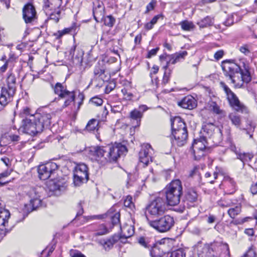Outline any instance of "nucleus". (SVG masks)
<instances>
[{
	"mask_svg": "<svg viewBox=\"0 0 257 257\" xmlns=\"http://www.w3.org/2000/svg\"><path fill=\"white\" fill-rule=\"evenodd\" d=\"M180 25L181 28L184 31H190L193 30L195 26L192 22H189L187 20L182 21L180 23Z\"/></svg>",
	"mask_w": 257,
	"mask_h": 257,
	"instance_id": "37",
	"label": "nucleus"
},
{
	"mask_svg": "<svg viewBox=\"0 0 257 257\" xmlns=\"http://www.w3.org/2000/svg\"><path fill=\"white\" fill-rule=\"evenodd\" d=\"M205 150H193V152L195 160H199L202 157H203L205 155Z\"/></svg>",
	"mask_w": 257,
	"mask_h": 257,
	"instance_id": "52",
	"label": "nucleus"
},
{
	"mask_svg": "<svg viewBox=\"0 0 257 257\" xmlns=\"http://www.w3.org/2000/svg\"><path fill=\"white\" fill-rule=\"evenodd\" d=\"M117 237L113 236L106 240L102 241L101 244L105 250H109L117 241Z\"/></svg>",
	"mask_w": 257,
	"mask_h": 257,
	"instance_id": "33",
	"label": "nucleus"
},
{
	"mask_svg": "<svg viewBox=\"0 0 257 257\" xmlns=\"http://www.w3.org/2000/svg\"><path fill=\"white\" fill-rule=\"evenodd\" d=\"M43 10L47 12L49 10H54L60 9L62 0H44Z\"/></svg>",
	"mask_w": 257,
	"mask_h": 257,
	"instance_id": "22",
	"label": "nucleus"
},
{
	"mask_svg": "<svg viewBox=\"0 0 257 257\" xmlns=\"http://www.w3.org/2000/svg\"><path fill=\"white\" fill-rule=\"evenodd\" d=\"M240 51L245 54L248 55L250 53V51L248 48V46L246 45H243L239 48Z\"/></svg>",
	"mask_w": 257,
	"mask_h": 257,
	"instance_id": "61",
	"label": "nucleus"
},
{
	"mask_svg": "<svg viewBox=\"0 0 257 257\" xmlns=\"http://www.w3.org/2000/svg\"><path fill=\"white\" fill-rule=\"evenodd\" d=\"M130 117L132 119L137 120V123H138L139 121L140 122L141 121L142 113L137 109H134L131 112Z\"/></svg>",
	"mask_w": 257,
	"mask_h": 257,
	"instance_id": "42",
	"label": "nucleus"
},
{
	"mask_svg": "<svg viewBox=\"0 0 257 257\" xmlns=\"http://www.w3.org/2000/svg\"><path fill=\"white\" fill-rule=\"evenodd\" d=\"M39 123L43 125V130L45 127L49 126L51 123V119L54 115L44 110H39L34 114Z\"/></svg>",
	"mask_w": 257,
	"mask_h": 257,
	"instance_id": "12",
	"label": "nucleus"
},
{
	"mask_svg": "<svg viewBox=\"0 0 257 257\" xmlns=\"http://www.w3.org/2000/svg\"><path fill=\"white\" fill-rule=\"evenodd\" d=\"M54 90L55 93L57 94L59 97H60L61 96H63V94L64 93V92L67 91V90L65 88H64L62 84L59 82L55 84Z\"/></svg>",
	"mask_w": 257,
	"mask_h": 257,
	"instance_id": "38",
	"label": "nucleus"
},
{
	"mask_svg": "<svg viewBox=\"0 0 257 257\" xmlns=\"http://www.w3.org/2000/svg\"><path fill=\"white\" fill-rule=\"evenodd\" d=\"M37 17V13L34 6L31 4L26 5L23 9V18L26 23H31Z\"/></svg>",
	"mask_w": 257,
	"mask_h": 257,
	"instance_id": "13",
	"label": "nucleus"
},
{
	"mask_svg": "<svg viewBox=\"0 0 257 257\" xmlns=\"http://www.w3.org/2000/svg\"><path fill=\"white\" fill-rule=\"evenodd\" d=\"M188 55L186 51H180L175 54L169 55L170 62L172 64H175L176 63L184 60L185 57Z\"/></svg>",
	"mask_w": 257,
	"mask_h": 257,
	"instance_id": "27",
	"label": "nucleus"
},
{
	"mask_svg": "<svg viewBox=\"0 0 257 257\" xmlns=\"http://www.w3.org/2000/svg\"><path fill=\"white\" fill-rule=\"evenodd\" d=\"M94 74L96 77L100 78L103 81L105 80V70L103 67L100 65L96 66L94 69Z\"/></svg>",
	"mask_w": 257,
	"mask_h": 257,
	"instance_id": "34",
	"label": "nucleus"
},
{
	"mask_svg": "<svg viewBox=\"0 0 257 257\" xmlns=\"http://www.w3.org/2000/svg\"><path fill=\"white\" fill-rule=\"evenodd\" d=\"M4 87L16 92V78L14 74L10 73L7 79V85Z\"/></svg>",
	"mask_w": 257,
	"mask_h": 257,
	"instance_id": "30",
	"label": "nucleus"
},
{
	"mask_svg": "<svg viewBox=\"0 0 257 257\" xmlns=\"http://www.w3.org/2000/svg\"><path fill=\"white\" fill-rule=\"evenodd\" d=\"M19 130L24 133L34 136L43 131V125L38 122L34 114L31 115L22 120Z\"/></svg>",
	"mask_w": 257,
	"mask_h": 257,
	"instance_id": "3",
	"label": "nucleus"
},
{
	"mask_svg": "<svg viewBox=\"0 0 257 257\" xmlns=\"http://www.w3.org/2000/svg\"><path fill=\"white\" fill-rule=\"evenodd\" d=\"M123 204L125 207H128L130 209L135 208V204L133 202V198L130 195H128L126 197V198L124 200Z\"/></svg>",
	"mask_w": 257,
	"mask_h": 257,
	"instance_id": "45",
	"label": "nucleus"
},
{
	"mask_svg": "<svg viewBox=\"0 0 257 257\" xmlns=\"http://www.w3.org/2000/svg\"><path fill=\"white\" fill-rule=\"evenodd\" d=\"M55 177L50 179L48 184V187L50 191L56 192L57 191H63L65 189V184L61 181L55 179Z\"/></svg>",
	"mask_w": 257,
	"mask_h": 257,
	"instance_id": "19",
	"label": "nucleus"
},
{
	"mask_svg": "<svg viewBox=\"0 0 257 257\" xmlns=\"http://www.w3.org/2000/svg\"><path fill=\"white\" fill-rule=\"evenodd\" d=\"M10 175V172L6 171L0 174V186H4L9 183V181H2V179L5 177H7Z\"/></svg>",
	"mask_w": 257,
	"mask_h": 257,
	"instance_id": "55",
	"label": "nucleus"
},
{
	"mask_svg": "<svg viewBox=\"0 0 257 257\" xmlns=\"http://www.w3.org/2000/svg\"><path fill=\"white\" fill-rule=\"evenodd\" d=\"M163 253L164 251L163 250H161L160 248L157 246L153 247L151 250V255L152 257H162Z\"/></svg>",
	"mask_w": 257,
	"mask_h": 257,
	"instance_id": "43",
	"label": "nucleus"
},
{
	"mask_svg": "<svg viewBox=\"0 0 257 257\" xmlns=\"http://www.w3.org/2000/svg\"><path fill=\"white\" fill-rule=\"evenodd\" d=\"M90 102L96 106H100L103 104V101L102 98L98 96H96L92 97L90 100Z\"/></svg>",
	"mask_w": 257,
	"mask_h": 257,
	"instance_id": "50",
	"label": "nucleus"
},
{
	"mask_svg": "<svg viewBox=\"0 0 257 257\" xmlns=\"http://www.w3.org/2000/svg\"><path fill=\"white\" fill-rule=\"evenodd\" d=\"M30 211H28V210H21V211H19L17 212V215L18 217H20L22 216V218H20V221H22L24 219V218L28 216Z\"/></svg>",
	"mask_w": 257,
	"mask_h": 257,
	"instance_id": "54",
	"label": "nucleus"
},
{
	"mask_svg": "<svg viewBox=\"0 0 257 257\" xmlns=\"http://www.w3.org/2000/svg\"><path fill=\"white\" fill-rule=\"evenodd\" d=\"M28 195L30 199L29 204H25V209H38L43 207L42 200L38 198L39 195L36 188H31L28 192Z\"/></svg>",
	"mask_w": 257,
	"mask_h": 257,
	"instance_id": "11",
	"label": "nucleus"
},
{
	"mask_svg": "<svg viewBox=\"0 0 257 257\" xmlns=\"http://www.w3.org/2000/svg\"><path fill=\"white\" fill-rule=\"evenodd\" d=\"M107 146L95 147L92 148L90 151L93 153V156L97 162L101 165H104L109 162L108 156H107Z\"/></svg>",
	"mask_w": 257,
	"mask_h": 257,
	"instance_id": "10",
	"label": "nucleus"
},
{
	"mask_svg": "<svg viewBox=\"0 0 257 257\" xmlns=\"http://www.w3.org/2000/svg\"><path fill=\"white\" fill-rule=\"evenodd\" d=\"M107 146L108 149L107 154L108 156L109 162L116 161L118 157L127 152L126 147L120 143Z\"/></svg>",
	"mask_w": 257,
	"mask_h": 257,
	"instance_id": "8",
	"label": "nucleus"
},
{
	"mask_svg": "<svg viewBox=\"0 0 257 257\" xmlns=\"http://www.w3.org/2000/svg\"><path fill=\"white\" fill-rule=\"evenodd\" d=\"M229 60L222 61L221 67L224 71L226 72L232 83H235L237 79L241 80L245 83L251 81L250 68L249 64L245 61L240 60L239 63H230Z\"/></svg>",
	"mask_w": 257,
	"mask_h": 257,
	"instance_id": "1",
	"label": "nucleus"
},
{
	"mask_svg": "<svg viewBox=\"0 0 257 257\" xmlns=\"http://www.w3.org/2000/svg\"><path fill=\"white\" fill-rule=\"evenodd\" d=\"M159 50V48L157 47L149 51L147 55V58H150L152 56L156 55Z\"/></svg>",
	"mask_w": 257,
	"mask_h": 257,
	"instance_id": "64",
	"label": "nucleus"
},
{
	"mask_svg": "<svg viewBox=\"0 0 257 257\" xmlns=\"http://www.w3.org/2000/svg\"><path fill=\"white\" fill-rule=\"evenodd\" d=\"M198 195L197 192L194 190H190L188 191L187 194V199L191 202H195L197 200Z\"/></svg>",
	"mask_w": 257,
	"mask_h": 257,
	"instance_id": "46",
	"label": "nucleus"
},
{
	"mask_svg": "<svg viewBox=\"0 0 257 257\" xmlns=\"http://www.w3.org/2000/svg\"><path fill=\"white\" fill-rule=\"evenodd\" d=\"M151 148V146L147 144L145 146V148H143L141 149L139 153L140 162L145 165H147L151 159V157L149 154V149Z\"/></svg>",
	"mask_w": 257,
	"mask_h": 257,
	"instance_id": "23",
	"label": "nucleus"
},
{
	"mask_svg": "<svg viewBox=\"0 0 257 257\" xmlns=\"http://www.w3.org/2000/svg\"><path fill=\"white\" fill-rule=\"evenodd\" d=\"M134 233V229L131 225H125L121 228V237L125 238L132 236Z\"/></svg>",
	"mask_w": 257,
	"mask_h": 257,
	"instance_id": "32",
	"label": "nucleus"
},
{
	"mask_svg": "<svg viewBox=\"0 0 257 257\" xmlns=\"http://www.w3.org/2000/svg\"><path fill=\"white\" fill-rule=\"evenodd\" d=\"M164 213V210H146L145 215L150 223L151 221L159 219Z\"/></svg>",
	"mask_w": 257,
	"mask_h": 257,
	"instance_id": "24",
	"label": "nucleus"
},
{
	"mask_svg": "<svg viewBox=\"0 0 257 257\" xmlns=\"http://www.w3.org/2000/svg\"><path fill=\"white\" fill-rule=\"evenodd\" d=\"M121 92L126 99H131L133 96V94L128 92L127 90L125 88L121 89Z\"/></svg>",
	"mask_w": 257,
	"mask_h": 257,
	"instance_id": "62",
	"label": "nucleus"
},
{
	"mask_svg": "<svg viewBox=\"0 0 257 257\" xmlns=\"http://www.w3.org/2000/svg\"><path fill=\"white\" fill-rule=\"evenodd\" d=\"M69 54L74 64L79 65L82 64L84 51L80 48L73 45L70 50Z\"/></svg>",
	"mask_w": 257,
	"mask_h": 257,
	"instance_id": "15",
	"label": "nucleus"
},
{
	"mask_svg": "<svg viewBox=\"0 0 257 257\" xmlns=\"http://www.w3.org/2000/svg\"><path fill=\"white\" fill-rule=\"evenodd\" d=\"M61 12L60 9L54 10H49L47 12H44L46 15L49 16L50 20H54L56 23L58 22L59 21Z\"/></svg>",
	"mask_w": 257,
	"mask_h": 257,
	"instance_id": "31",
	"label": "nucleus"
},
{
	"mask_svg": "<svg viewBox=\"0 0 257 257\" xmlns=\"http://www.w3.org/2000/svg\"><path fill=\"white\" fill-rule=\"evenodd\" d=\"M240 212V210H228L227 213L230 217L232 218H234L235 216L239 214Z\"/></svg>",
	"mask_w": 257,
	"mask_h": 257,
	"instance_id": "58",
	"label": "nucleus"
},
{
	"mask_svg": "<svg viewBox=\"0 0 257 257\" xmlns=\"http://www.w3.org/2000/svg\"><path fill=\"white\" fill-rule=\"evenodd\" d=\"M73 182L75 186H80L86 183L89 179L88 168L83 164H78L75 168L73 175Z\"/></svg>",
	"mask_w": 257,
	"mask_h": 257,
	"instance_id": "7",
	"label": "nucleus"
},
{
	"mask_svg": "<svg viewBox=\"0 0 257 257\" xmlns=\"http://www.w3.org/2000/svg\"><path fill=\"white\" fill-rule=\"evenodd\" d=\"M229 119L232 123L236 127H239L241 124V118L239 115L235 113H232L229 115Z\"/></svg>",
	"mask_w": 257,
	"mask_h": 257,
	"instance_id": "36",
	"label": "nucleus"
},
{
	"mask_svg": "<svg viewBox=\"0 0 257 257\" xmlns=\"http://www.w3.org/2000/svg\"><path fill=\"white\" fill-rule=\"evenodd\" d=\"M58 166L56 163L50 162L39 166L38 173L41 180H46L56 176Z\"/></svg>",
	"mask_w": 257,
	"mask_h": 257,
	"instance_id": "5",
	"label": "nucleus"
},
{
	"mask_svg": "<svg viewBox=\"0 0 257 257\" xmlns=\"http://www.w3.org/2000/svg\"><path fill=\"white\" fill-rule=\"evenodd\" d=\"M10 214L9 210L0 211V234H5V224L8 223V219Z\"/></svg>",
	"mask_w": 257,
	"mask_h": 257,
	"instance_id": "26",
	"label": "nucleus"
},
{
	"mask_svg": "<svg viewBox=\"0 0 257 257\" xmlns=\"http://www.w3.org/2000/svg\"><path fill=\"white\" fill-rule=\"evenodd\" d=\"M255 253L253 249L249 248L242 257H255Z\"/></svg>",
	"mask_w": 257,
	"mask_h": 257,
	"instance_id": "59",
	"label": "nucleus"
},
{
	"mask_svg": "<svg viewBox=\"0 0 257 257\" xmlns=\"http://www.w3.org/2000/svg\"><path fill=\"white\" fill-rule=\"evenodd\" d=\"M203 168H201L200 166H195L192 170L191 171L189 176L190 177H193L195 175H197L199 178H200L201 173L200 170H202Z\"/></svg>",
	"mask_w": 257,
	"mask_h": 257,
	"instance_id": "48",
	"label": "nucleus"
},
{
	"mask_svg": "<svg viewBox=\"0 0 257 257\" xmlns=\"http://www.w3.org/2000/svg\"><path fill=\"white\" fill-rule=\"evenodd\" d=\"M237 155V158L240 159L241 161L244 162V161H247V160H250L251 159V157H250V155L247 154L245 153H238Z\"/></svg>",
	"mask_w": 257,
	"mask_h": 257,
	"instance_id": "53",
	"label": "nucleus"
},
{
	"mask_svg": "<svg viewBox=\"0 0 257 257\" xmlns=\"http://www.w3.org/2000/svg\"><path fill=\"white\" fill-rule=\"evenodd\" d=\"M72 30L71 28H65L62 30H59L57 32L53 34V36H55V39L59 40L61 39L63 36L69 34Z\"/></svg>",
	"mask_w": 257,
	"mask_h": 257,
	"instance_id": "39",
	"label": "nucleus"
},
{
	"mask_svg": "<svg viewBox=\"0 0 257 257\" xmlns=\"http://www.w3.org/2000/svg\"><path fill=\"white\" fill-rule=\"evenodd\" d=\"M174 224V219L170 215L161 216L159 219H155L150 222V226L160 232L169 231Z\"/></svg>",
	"mask_w": 257,
	"mask_h": 257,
	"instance_id": "4",
	"label": "nucleus"
},
{
	"mask_svg": "<svg viewBox=\"0 0 257 257\" xmlns=\"http://www.w3.org/2000/svg\"><path fill=\"white\" fill-rule=\"evenodd\" d=\"M233 16H231L227 18V19L223 22V24L226 26H230L233 24Z\"/></svg>",
	"mask_w": 257,
	"mask_h": 257,
	"instance_id": "63",
	"label": "nucleus"
},
{
	"mask_svg": "<svg viewBox=\"0 0 257 257\" xmlns=\"http://www.w3.org/2000/svg\"><path fill=\"white\" fill-rule=\"evenodd\" d=\"M171 122L172 132L187 130L186 124L180 116H176L174 118H171Z\"/></svg>",
	"mask_w": 257,
	"mask_h": 257,
	"instance_id": "20",
	"label": "nucleus"
},
{
	"mask_svg": "<svg viewBox=\"0 0 257 257\" xmlns=\"http://www.w3.org/2000/svg\"><path fill=\"white\" fill-rule=\"evenodd\" d=\"M224 54V52L222 50L217 51L214 55V57L215 60H219L222 58Z\"/></svg>",
	"mask_w": 257,
	"mask_h": 257,
	"instance_id": "60",
	"label": "nucleus"
},
{
	"mask_svg": "<svg viewBox=\"0 0 257 257\" xmlns=\"http://www.w3.org/2000/svg\"><path fill=\"white\" fill-rule=\"evenodd\" d=\"M213 180L209 179V178L211 176V174L210 172H206L205 174V178L206 179V181L211 184H213L214 182V180H216L218 177V173L216 172H214L213 173Z\"/></svg>",
	"mask_w": 257,
	"mask_h": 257,
	"instance_id": "49",
	"label": "nucleus"
},
{
	"mask_svg": "<svg viewBox=\"0 0 257 257\" xmlns=\"http://www.w3.org/2000/svg\"><path fill=\"white\" fill-rule=\"evenodd\" d=\"M210 107L211 109L216 114H221L222 110H220L219 106L214 101H212L210 103Z\"/></svg>",
	"mask_w": 257,
	"mask_h": 257,
	"instance_id": "51",
	"label": "nucleus"
},
{
	"mask_svg": "<svg viewBox=\"0 0 257 257\" xmlns=\"http://www.w3.org/2000/svg\"><path fill=\"white\" fill-rule=\"evenodd\" d=\"M102 21L105 26L112 27L115 23V19L111 15H109L105 17L104 16Z\"/></svg>",
	"mask_w": 257,
	"mask_h": 257,
	"instance_id": "40",
	"label": "nucleus"
},
{
	"mask_svg": "<svg viewBox=\"0 0 257 257\" xmlns=\"http://www.w3.org/2000/svg\"><path fill=\"white\" fill-rule=\"evenodd\" d=\"M63 95V96H61L59 98L65 99V101L62 106L64 108L69 106L71 102L74 101L75 95L74 91H70L67 90L66 91L64 92Z\"/></svg>",
	"mask_w": 257,
	"mask_h": 257,
	"instance_id": "28",
	"label": "nucleus"
},
{
	"mask_svg": "<svg viewBox=\"0 0 257 257\" xmlns=\"http://www.w3.org/2000/svg\"><path fill=\"white\" fill-rule=\"evenodd\" d=\"M186 253L182 248L174 250L170 253H168L167 257H185Z\"/></svg>",
	"mask_w": 257,
	"mask_h": 257,
	"instance_id": "41",
	"label": "nucleus"
},
{
	"mask_svg": "<svg viewBox=\"0 0 257 257\" xmlns=\"http://www.w3.org/2000/svg\"><path fill=\"white\" fill-rule=\"evenodd\" d=\"M220 85L226 93L230 105L237 111L242 112L245 111L246 109V107L240 102L236 95L225 83L221 82Z\"/></svg>",
	"mask_w": 257,
	"mask_h": 257,
	"instance_id": "6",
	"label": "nucleus"
},
{
	"mask_svg": "<svg viewBox=\"0 0 257 257\" xmlns=\"http://www.w3.org/2000/svg\"><path fill=\"white\" fill-rule=\"evenodd\" d=\"M166 203L168 205L175 206L180 202L183 195V187L181 181L174 180L168 184L165 189Z\"/></svg>",
	"mask_w": 257,
	"mask_h": 257,
	"instance_id": "2",
	"label": "nucleus"
},
{
	"mask_svg": "<svg viewBox=\"0 0 257 257\" xmlns=\"http://www.w3.org/2000/svg\"><path fill=\"white\" fill-rule=\"evenodd\" d=\"M208 142L206 137L200 136L199 138L195 139L192 144L193 150H206L208 147Z\"/></svg>",
	"mask_w": 257,
	"mask_h": 257,
	"instance_id": "21",
	"label": "nucleus"
},
{
	"mask_svg": "<svg viewBox=\"0 0 257 257\" xmlns=\"http://www.w3.org/2000/svg\"><path fill=\"white\" fill-rule=\"evenodd\" d=\"M31 111V109L29 107H24L20 112V115L22 117H29L31 115H33Z\"/></svg>",
	"mask_w": 257,
	"mask_h": 257,
	"instance_id": "47",
	"label": "nucleus"
},
{
	"mask_svg": "<svg viewBox=\"0 0 257 257\" xmlns=\"http://www.w3.org/2000/svg\"><path fill=\"white\" fill-rule=\"evenodd\" d=\"M224 183L226 186V192L228 194H232L236 190V183L233 179L227 176L224 178Z\"/></svg>",
	"mask_w": 257,
	"mask_h": 257,
	"instance_id": "29",
	"label": "nucleus"
},
{
	"mask_svg": "<svg viewBox=\"0 0 257 257\" xmlns=\"http://www.w3.org/2000/svg\"><path fill=\"white\" fill-rule=\"evenodd\" d=\"M212 20L210 17H206L198 23V25L201 28H204L211 25Z\"/></svg>",
	"mask_w": 257,
	"mask_h": 257,
	"instance_id": "44",
	"label": "nucleus"
},
{
	"mask_svg": "<svg viewBox=\"0 0 257 257\" xmlns=\"http://www.w3.org/2000/svg\"><path fill=\"white\" fill-rule=\"evenodd\" d=\"M156 3L157 2L156 0H152L151 2L147 5L145 13H148L150 11L153 10L156 5Z\"/></svg>",
	"mask_w": 257,
	"mask_h": 257,
	"instance_id": "57",
	"label": "nucleus"
},
{
	"mask_svg": "<svg viewBox=\"0 0 257 257\" xmlns=\"http://www.w3.org/2000/svg\"><path fill=\"white\" fill-rule=\"evenodd\" d=\"M166 205L164 199L160 197H156L154 199L151 200L146 209H162Z\"/></svg>",
	"mask_w": 257,
	"mask_h": 257,
	"instance_id": "25",
	"label": "nucleus"
},
{
	"mask_svg": "<svg viewBox=\"0 0 257 257\" xmlns=\"http://www.w3.org/2000/svg\"><path fill=\"white\" fill-rule=\"evenodd\" d=\"M16 92L12 91L7 87H2L0 94V104L3 107L6 106L12 101Z\"/></svg>",
	"mask_w": 257,
	"mask_h": 257,
	"instance_id": "16",
	"label": "nucleus"
},
{
	"mask_svg": "<svg viewBox=\"0 0 257 257\" xmlns=\"http://www.w3.org/2000/svg\"><path fill=\"white\" fill-rule=\"evenodd\" d=\"M111 222L113 225H117L120 222V213L119 212L116 213L113 216L111 217Z\"/></svg>",
	"mask_w": 257,
	"mask_h": 257,
	"instance_id": "56",
	"label": "nucleus"
},
{
	"mask_svg": "<svg viewBox=\"0 0 257 257\" xmlns=\"http://www.w3.org/2000/svg\"><path fill=\"white\" fill-rule=\"evenodd\" d=\"M178 105L183 108L191 110L196 107L197 102L193 96L187 95L178 102Z\"/></svg>",
	"mask_w": 257,
	"mask_h": 257,
	"instance_id": "18",
	"label": "nucleus"
},
{
	"mask_svg": "<svg viewBox=\"0 0 257 257\" xmlns=\"http://www.w3.org/2000/svg\"><path fill=\"white\" fill-rule=\"evenodd\" d=\"M99 121L96 119L92 118L90 119L86 126V129L90 132L94 131L95 130H98Z\"/></svg>",
	"mask_w": 257,
	"mask_h": 257,
	"instance_id": "35",
	"label": "nucleus"
},
{
	"mask_svg": "<svg viewBox=\"0 0 257 257\" xmlns=\"http://www.w3.org/2000/svg\"><path fill=\"white\" fill-rule=\"evenodd\" d=\"M203 129L204 132L208 135L209 137H212L215 143H219L222 140V132L218 126L209 123L204 126Z\"/></svg>",
	"mask_w": 257,
	"mask_h": 257,
	"instance_id": "9",
	"label": "nucleus"
},
{
	"mask_svg": "<svg viewBox=\"0 0 257 257\" xmlns=\"http://www.w3.org/2000/svg\"><path fill=\"white\" fill-rule=\"evenodd\" d=\"M93 16L97 22H102L104 16V6L103 3L98 0L93 2Z\"/></svg>",
	"mask_w": 257,
	"mask_h": 257,
	"instance_id": "14",
	"label": "nucleus"
},
{
	"mask_svg": "<svg viewBox=\"0 0 257 257\" xmlns=\"http://www.w3.org/2000/svg\"><path fill=\"white\" fill-rule=\"evenodd\" d=\"M172 134L178 146L182 147L187 143L188 139L187 130L172 132Z\"/></svg>",
	"mask_w": 257,
	"mask_h": 257,
	"instance_id": "17",
	"label": "nucleus"
}]
</instances>
